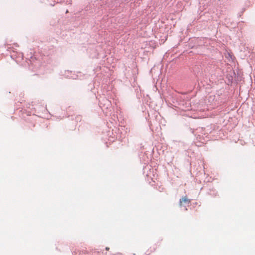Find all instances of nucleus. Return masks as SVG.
<instances>
[{"label": "nucleus", "instance_id": "2", "mask_svg": "<svg viewBox=\"0 0 255 255\" xmlns=\"http://www.w3.org/2000/svg\"><path fill=\"white\" fill-rule=\"evenodd\" d=\"M155 250V248H150L149 249H147L146 251L145 252V254L146 255H150L152 252H153Z\"/></svg>", "mask_w": 255, "mask_h": 255}, {"label": "nucleus", "instance_id": "1", "mask_svg": "<svg viewBox=\"0 0 255 255\" xmlns=\"http://www.w3.org/2000/svg\"><path fill=\"white\" fill-rule=\"evenodd\" d=\"M190 200L187 196H184L180 200L179 205L180 206H182L183 204H190Z\"/></svg>", "mask_w": 255, "mask_h": 255}, {"label": "nucleus", "instance_id": "3", "mask_svg": "<svg viewBox=\"0 0 255 255\" xmlns=\"http://www.w3.org/2000/svg\"><path fill=\"white\" fill-rule=\"evenodd\" d=\"M106 250L107 251H109V248L107 247V248H106Z\"/></svg>", "mask_w": 255, "mask_h": 255}]
</instances>
